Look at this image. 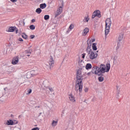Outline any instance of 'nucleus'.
Here are the masks:
<instances>
[{
    "label": "nucleus",
    "mask_w": 130,
    "mask_h": 130,
    "mask_svg": "<svg viewBox=\"0 0 130 130\" xmlns=\"http://www.w3.org/2000/svg\"><path fill=\"white\" fill-rule=\"evenodd\" d=\"M26 56H30V54L26 55Z\"/></svg>",
    "instance_id": "nucleus-53"
},
{
    "label": "nucleus",
    "mask_w": 130,
    "mask_h": 130,
    "mask_svg": "<svg viewBox=\"0 0 130 130\" xmlns=\"http://www.w3.org/2000/svg\"><path fill=\"white\" fill-rule=\"evenodd\" d=\"M31 22L32 23H34V22H35V19H32Z\"/></svg>",
    "instance_id": "nucleus-48"
},
{
    "label": "nucleus",
    "mask_w": 130,
    "mask_h": 130,
    "mask_svg": "<svg viewBox=\"0 0 130 130\" xmlns=\"http://www.w3.org/2000/svg\"><path fill=\"white\" fill-rule=\"evenodd\" d=\"M41 113H40L39 114V116H40V115H41Z\"/></svg>",
    "instance_id": "nucleus-55"
},
{
    "label": "nucleus",
    "mask_w": 130,
    "mask_h": 130,
    "mask_svg": "<svg viewBox=\"0 0 130 130\" xmlns=\"http://www.w3.org/2000/svg\"><path fill=\"white\" fill-rule=\"evenodd\" d=\"M85 69L86 70H90L92 69V64L91 63H87L85 66Z\"/></svg>",
    "instance_id": "nucleus-15"
},
{
    "label": "nucleus",
    "mask_w": 130,
    "mask_h": 130,
    "mask_svg": "<svg viewBox=\"0 0 130 130\" xmlns=\"http://www.w3.org/2000/svg\"><path fill=\"white\" fill-rule=\"evenodd\" d=\"M95 73V75H97V76H99L100 77H103V76H104V74L105 73L104 72L100 71V70H99V71L97 73Z\"/></svg>",
    "instance_id": "nucleus-11"
},
{
    "label": "nucleus",
    "mask_w": 130,
    "mask_h": 130,
    "mask_svg": "<svg viewBox=\"0 0 130 130\" xmlns=\"http://www.w3.org/2000/svg\"><path fill=\"white\" fill-rule=\"evenodd\" d=\"M106 68L107 69H106V73H108V72H109V70H110V63H107Z\"/></svg>",
    "instance_id": "nucleus-17"
},
{
    "label": "nucleus",
    "mask_w": 130,
    "mask_h": 130,
    "mask_svg": "<svg viewBox=\"0 0 130 130\" xmlns=\"http://www.w3.org/2000/svg\"><path fill=\"white\" fill-rule=\"evenodd\" d=\"M98 80L99 82H103L104 81V77H103V76H100L98 78Z\"/></svg>",
    "instance_id": "nucleus-25"
},
{
    "label": "nucleus",
    "mask_w": 130,
    "mask_h": 130,
    "mask_svg": "<svg viewBox=\"0 0 130 130\" xmlns=\"http://www.w3.org/2000/svg\"><path fill=\"white\" fill-rule=\"evenodd\" d=\"M61 13H60V12L57 11L55 15V17L56 18V17H57V16H59V15H60Z\"/></svg>",
    "instance_id": "nucleus-32"
},
{
    "label": "nucleus",
    "mask_w": 130,
    "mask_h": 130,
    "mask_svg": "<svg viewBox=\"0 0 130 130\" xmlns=\"http://www.w3.org/2000/svg\"><path fill=\"white\" fill-rule=\"evenodd\" d=\"M120 92V91L119 90V89H118V86H117V93H116V94L117 95H119Z\"/></svg>",
    "instance_id": "nucleus-34"
},
{
    "label": "nucleus",
    "mask_w": 130,
    "mask_h": 130,
    "mask_svg": "<svg viewBox=\"0 0 130 130\" xmlns=\"http://www.w3.org/2000/svg\"><path fill=\"white\" fill-rule=\"evenodd\" d=\"M22 38H23L24 39H27V38H28V36H27V35H26V34H25V33H22Z\"/></svg>",
    "instance_id": "nucleus-26"
},
{
    "label": "nucleus",
    "mask_w": 130,
    "mask_h": 130,
    "mask_svg": "<svg viewBox=\"0 0 130 130\" xmlns=\"http://www.w3.org/2000/svg\"><path fill=\"white\" fill-rule=\"evenodd\" d=\"M35 108H40V106H36Z\"/></svg>",
    "instance_id": "nucleus-49"
},
{
    "label": "nucleus",
    "mask_w": 130,
    "mask_h": 130,
    "mask_svg": "<svg viewBox=\"0 0 130 130\" xmlns=\"http://www.w3.org/2000/svg\"><path fill=\"white\" fill-rule=\"evenodd\" d=\"M83 75H82V69L77 70L76 72V85H75L76 91H79L81 95L82 89H83ZM81 92V93H80Z\"/></svg>",
    "instance_id": "nucleus-1"
},
{
    "label": "nucleus",
    "mask_w": 130,
    "mask_h": 130,
    "mask_svg": "<svg viewBox=\"0 0 130 130\" xmlns=\"http://www.w3.org/2000/svg\"><path fill=\"white\" fill-rule=\"evenodd\" d=\"M92 70H93V71H95L96 73H98V72H99V71H100V68L99 67L94 66L92 68Z\"/></svg>",
    "instance_id": "nucleus-14"
},
{
    "label": "nucleus",
    "mask_w": 130,
    "mask_h": 130,
    "mask_svg": "<svg viewBox=\"0 0 130 130\" xmlns=\"http://www.w3.org/2000/svg\"><path fill=\"white\" fill-rule=\"evenodd\" d=\"M119 47H120V42H118L117 43V46L116 47L117 49H118V48H119Z\"/></svg>",
    "instance_id": "nucleus-37"
},
{
    "label": "nucleus",
    "mask_w": 130,
    "mask_h": 130,
    "mask_svg": "<svg viewBox=\"0 0 130 130\" xmlns=\"http://www.w3.org/2000/svg\"><path fill=\"white\" fill-rule=\"evenodd\" d=\"M41 12H42L41 8H37L36 10V13H37V14H41Z\"/></svg>",
    "instance_id": "nucleus-24"
},
{
    "label": "nucleus",
    "mask_w": 130,
    "mask_h": 130,
    "mask_svg": "<svg viewBox=\"0 0 130 130\" xmlns=\"http://www.w3.org/2000/svg\"><path fill=\"white\" fill-rule=\"evenodd\" d=\"M31 130H39V128L36 127L31 129Z\"/></svg>",
    "instance_id": "nucleus-40"
},
{
    "label": "nucleus",
    "mask_w": 130,
    "mask_h": 130,
    "mask_svg": "<svg viewBox=\"0 0 130 130\" xmlns=\"http://www.w3.org/2000/svg\"><path fill=\"white\" fill-rule=\"evenodd\" d=\"M6 124H7V125H14V124H15V123H14V121L12 120H7Z\"/></svg>",
    "instance_id": "nucleus-9"
},
{
    "label": "nucleus",
    "mask_w": 130,
    "mask_h": 130,
    "mask_svg": "<svg viewBox=\"0 0 130 130\" xmlns=\"http://www.w3.org/2000/svg\"><path fill=\"white\" fill-rule=\"evenodd\" d=\"M27 93H26L27 95H29V94H31L32 93V89H27Z\"/></svg>",
    "instance_id": "nucleus-31"
},
{
    "label": "nucleus",
    "mask_w": 130,
    "mask_h": 130,
    "mask_svg": "<svg viewBox=\"0 0 130 130\" xmlns=\"http://www.w3.org/2000/svg\"><path fill=\"white\" fill-rule=\"evenodd\" d=\"M35 35H31L30 36V39H33V38H35Z\"/></svg>",
    "instance_id": "nucleus-38"
},
{
    "label": "nucleus",
    "mask_w": 130,
    "mask_h": 130,
    "mask_svg": "<svg viewBox=\"0 0 130 130\" xmlns=\"http://www.w3.org/2000/svg\"><path fill=\"white\" fill-rule=\"evenodd\" d=\"M89 32V28L86 27L83 31L82 35L83 36H86L87 35V33Z\"/></svg>",
    "instance_id": "nucleus-10"
},
{
    "label": "nucleus",
    "mask_w": 130,
    "mask_h": 130,
    "mask_svg": "<svg viewBox=\"0 0 130 130\" xmlns=\"http://www.w3.org/2000/svg\"><path fill=\"white\" fill-rule=\"evenodd\" d=\"M61 6L59 7V8L57 10V12L59 13H62V8H63V1L60 2Z\"/></svg>",
    "instance_id": "nucleus-6"
},
{
    "label": "nucleus",
    "mask_w": 130,
    "mask_h": 130,
    "mask_svg": "<svg viewBox=\"0 0 130 130\" xmlns=\"http://www.w3.org/2000/svg\"><path fill=\"white\" fill-rule=\"evenodd\" d=\"M56 124H57V121L53 120L52 123V125L53 126H55V125H56Z\"/></svg>",
    "instance_id": "nucleus-28"
},
{
    "label": "nucleus",
    "mask_w": 130,
    "mask_h": 130,
    "mask_svg": "<svg viewBox=\"0 0 130 130\" xmlns=\"http://www.w3.org/2000/svg\"><path fill=\"white\" fill-rule=\"evenodd\" d=\"M82 58H85V56L86 55V53H83L82 54Z\"/></svg>",
    "instance_id": "nucleus-43"
},
{
    "label": "nucleus",
    "mask_w": 130,
    "mask_h": 130,
    "mask_svg": "<svg viewBox=\"0 0 130 130\" xmlns=\"http://www.w3.org/2000/svg\"><path fill=\"white\" fill-rule=\"evenodd\" d=\"M18 40H19V41H21V42L23 41V39H22L21 38H19L18 39Z\"/></svg>",
    "instance_id": "nucleus-44"
},
{
    "label": "nucleus",
    "mask_w": 130,
    "mask_h": 130,
    "mask_svg": "<svg viewBox=\"0 0 130 130\" xmlns=\"http://www.w3.org/2000/svg\"><path fill=\"white\" fill-rule=\"evenodd\" d=\"M11 2H12V3H16L17 2L16 0H11Z\"/></svg>",
    "instance_id": "nucleus-47"
},
{
    "label": "nucleus",
    "mask_w": 130,
    "mask_h": 130,
    "mask_svg": "<svg viewBox=\"0 0 130 130\" xmlns=\"http://www.w3.org/2000/svg\"><path fill=\"white\" fill-rule=\"evenodd\" d=\"M87 55H89V54H90L91 53L93 52V50H92V49H89V48L86 49V50Z\"/></svg>",
    "instance_id": "nucleus-18"
},
{
    "label": "nucleus",
    "mask_w": 130,
    "mask_h": 130,
    "mask_svg": "<svg viewBox=\"0 0 130 130\" xmlns=\"http://www.w3.org/2000/svg\"><path fill=\"white\" fill-rule=\"evenodd\" d=\"M84 22H85V21H86V22H88L89 21V18H88L87 17H85L84 19L83 20Z\"/></svg>",
    "instance_id": "nucleus-36"
},
{
    "label": "nucleus",
    "mask_w": 130,
    "mask_h": 130,
    "mask_svg": "<svg viewBox=\"0 0 130 130\" xmlns=\"http://www.w3.org/2000/svg\"><path fill=\"white\" fill-rule=\"evenodd\" d=\"M94 14H95V16L98 17V18H101V12L100 10H95L94 12Z\"/></svg>",
    "instance_id": "nucleus-8"
},
{
    "label": "nucleus",
    "mask_w": 130,
    "mask_h": 130,
    "mask_svg": "<svg viewBox=\"0 0 130 130\" xmlns=\"http://www.w3.org/2000/svg\"><path fill=\"white\" fill-rule=\"evenodd\" d=\"M22 23H23V25H25V21H24V20H23V22Z\"/></svg>",
    "instance_id": "nucleus-51"
},
{
    "label": "nucleus",
    "mask_w": 130,
    "mask_h": 130,
    "mask_svg": "<svg viewBox=\"0 0 130 130\" xmlns=\"http://www.w3.org/2000/svg\"><path fill=\"white\" fill-rule=\"evenodd\" d=\"M95 17L96 16V15L95 14V13H94V12L93 13V14L92 15V19H94V18H95Z\"/></svg>",
    "instance_id": "nucleus-39"
},
{
    "label": "nucleus",
    "mask_w": 130,
    "mask_h": 130,
    "mask_svg": "<svg viewBox=\"0 0 130 130\" xmlns=\"http://www.w3.org/2000/svg\"><path fill=\"white\" fill-rule=\"evenodd\" d=\"M88 90H89V89L86 87V88H85L84 89V91H85V92H88Z\"/></svg>",
    "instance_id": "nucleus-42"
},
{
    "label": "nucleus",
    "mask_w": 130,
    "mask_h": 130,
    "mask_svg": "<svg viewBox=\"0 0 130 130\" xmlns=\"http://www.w3.org/2000/svg\"><path fill=\"white\" fill-rule=\"evenodd\" d=\"M17 123H18V121L16 122L15 124H17Z\"/></svg>",
    "instance_id": "nucleus-56"
},
{
    "label": "nucleus",
    "mask_w": 130,
    "mask_h": 130,
    "mask_svg": "<svg viewBox=\"0 0 130 130\" xmlns=\"http://www.w3.org/2000/svg\"><path fill=\"white\" fill-rule=\"evenodd\" d=\"M15 30V31H16V34H18V31H19V30L18 29V28H17L16 27Z\"/></svg>",
    "instance_id": "nucleus-45"
},
{
    "label": "nucleus",
    "mask_w": 130,
    "mask_h": 130,
    "mask_svg": "<svg viewBox=\"0 0 130 130\" xmlns=\"http://www.w3.org/2000/svg\"><path fill=\"white\" fill-rule=\"evenodd\" d=\"M47 89H49V90L50 91V92H53V89L52 88L50 87V86L47 87Z\"/></svg>",
    "instance_id": "nucleus-33"
},
{
    "label": "nucleus",
    "mask_w": 130,
    "mask_h": 130,
    "mask_svg": "<svg viewBox=\"0 0 130 130\" xmlns=\"http://www.w3.org/2000/svg\"><path fill=\"white\" fill-rule=\"evenodd\" d=\"M32 74H33V72H28L26 74V76H27V78H31V77H33V76L32 75Z\"/></svg>",
    "instance_id": "nucleus-16"
},
{
    "label": "nucleus",
    "mask_w": 130,
    "mask_h": 130,
    "mask_svg": "<svg viewBox=\"0 0 130 130\" xmlns=\"http://www.w3.org/2000/svg\"><path fill=\"white\" fill-rule=\"evenodd\" d=\"M5 54H7V52Z\"/></svg>",
    "instance_id": "nucleus-61"
},
{
    "label": "nucleus",
    "mask_w": 130,
    "mask_h": 130,
    "mask_svg": "<svg viewBox=\"0 0 130 130\" xmlns=\"http://www.w3.org/2000/svg\"><path fill=\"white\" fill-rule=\"evenodd\" d=\"M91 74H92V73H91V72H89V73H87V76H89V75H91Z\"/></svg>",
    "instance_id": "nucleus-50"
},
{
    "label": "nucleus",
    "mask_w": 130,
    "mask_h": 130,
    "mask_svg": "<svg viewBox=\"0 0 130 130\" xmlns=\"http://www.w3.org/2000/svg\"><path fill=\"white\" fill-rule=\"evenodd\" d=\"M62 114H63L64 113V112H63V111L62 112Z\"/></svg>",
    "instance_id": "nucleus-57"
},
{
    "label": "nucleus",
    "mask_w": 130,
    "mask_h": 130,
    "mask_svg": "<svg viewBox=\"0 0 130 130\" xmlns=\"http://www.w3.org/2000/svg\"><path fill=\"white\" fill-rule=\"evenodd\" d=\"M48 63L50 66V70H51L53 67H54V60L52 56H50Z\"/></svg>",
    "instance_id": "nucleus-4"
},
{
    "label": "nucleus",
    "mask_w": 130,
    "mask_h": 130,
    "mask_svg": "<svg viewBox=\"0 0 130 130\" xmlns=\"http://www.w3.org/2000/svg\"><path fill=\"white\" fill-rule=\"evenodd\" d=\"M46 4L45 3L41 4L40 5V8L42 9H45V8H46Z\"/></svg>",
    "instance_id": "nucleus-20"
},
{
    "label": "nucleus",
    "mask_w": 130,
    "mask_h": 130,
    "mask_svg": "<svg viewBox=\"0 0 130 130\" xmlns=\"http://www.w3.org/2000/svg\"><path fill=\"white\" fill-rule=\"evenodd\" d=\"M92 101H94V99H92Z\"/></svg>",
    "instance_id": "nucleus-59"
},
{
    "label": "nucleus",
    "mask_w": 130,
    "mask_h": 130,
    "mask_svg": "<svg viewBox=\"0 0 130 130\" xmlns=\"http://www.w3.org/2000/svg\"><path fill=\"white\" fill-rule=\"evenodd\" d=\"M44 20H49V15H46L44 16Z\"/></svg>",
    "instance_id": "nucleus-29"
},
{
    "label": "nucleus",
    "mask_w": 130,
    "mask_h": 130,
    "mask_svg": "<svg viewBox=\"0 0 130 130\" xmlns=\"http://www.w3.org/2000/svg\"><path fill=\"white\" fill-rule=\"evenodd\" d=\"M96 45H97V43H93L92 44V49L93 50H97V46H96Z\"/></svg>",
    "instance_id": "nucleus-22"
},
{
    "label": "nucleus",
    "mask_w": 130,
    "mask_h": 130,
    "mask_svg": "<svg viewBox=\"0 0 130 130\" xmlns=\"http://www.w3.org/2000/svg\"><path fill=\"white\" fill-rule=\"evenodd\" d=\"M87 48L89 49H91V40L89 41V40L87 41Z\"/></svg>",
    "instance_id": "nucleus-23"
},
{
    "label": "nucleus",
    "mask_w": 130,
    "mask_h": 130,
    "mask_svg": "<svg viewBox=\"0 0 130 130\" xmlns=\"http://www.w3.org/2000/svg\"><path fill=\"white\" fill-rule=\"evenodd\" d=\"M88 55L90 59H95L98 56V54L96 52H91Z\"/></svg>",
    "instance_id": "nucleus-3"
},
{
    "label": "nucleus",
    "mask_w": 130,
    "mask_h": 130,
    "mask_svg": "<svg viewBox=\"0 0 130 130\" xmlns=\"http://www.w3.org/2000/svg\"><path fill=\"white\" fill-rule=\"evenodd\" d=\"M67 33H69V30L67 31Z\"/></svg>",
    "instance_id": "nucleus-58"
},
{
    "label": "nucleus",
    "mask_w": 130,
    "mask_h": 130,
    "mask_svg": "<svg viewBox=\"0 0 130 130\" xmlns=\"http://www.w3.org/2000/svg\"><path fill=\"white\" fill-rule=\"evenodd\" d=\"M19 62V58L18 57H14L12 59V64H17Z\"/></svg>",
    "instance_id": "nucleus-7"
},
{
    "label": "nucleus",
    "mask_w": 130,
    "mask_h": 130,
    "mask_svg": "<svg viewBox=\"0 0 130 130\" xmlns=\"http://www.w3.org/2000/svg\"><path fill=\"white\" fill-rule=\"evenodd\" d=\"M105 70H106V67L105 64H101L100 67V71L102 73H105Z\"/></svg>",
    "instance_id": "nucleus-5"
},
{
    "label": "nucleus",
    "mask_w": 130,
    "mask_h": 130,
    "mask_svg": "<svg viewBox=\"0 0 130 130\" xmlns=\"http://www.w3.org/2000/svg\"><path fill=\"white\" fill-rule=\"evenodd\" d=\"M29 28L30 29V30H35V26L34 25H31L29 26Z\"/></svg>",
    "instance_id": "nucleus-30"
},
{
    "label": "nucleus",
    "mask_w": 130,
    "mask_h": 130,
    "mask_svg": "<svg viewBox=\"0 0 130 130\" xmlns=\"http://www.w3.org/2000/svg\"><path fill=\"white\" fill-rule=\"evenodd\" d=\"M61 117H62V114L61 115Z\"/></svg>",
    "instance_id": "nucleus-60"
},
{
    "label": "nucleus",
    "mask_w": 130,
    "mask_h": 130,
    "mask_svg": "<svg viewBox=\"0 0 130 130\" xmlns=\"http://www.w3.org/2000/svg\"><path fill=\"white\" fill-rule=\"evenodd\" d=\"M74 25H73V24H71L70 25V26H69V29H70V30H73V28H74Z\"/></svg>",
    "instance_id": "nucleus-35"
},
{
    "label": "nucleus",
    "mask_w": 130,
    "mask_h": 130,
    "mask_svg": "<svg viewBox=\"0 0 130 130\" xmlns=\"http://www.w3.org/2000/svg\"><path fill=\"white\" fill-rule=\"evenodd\" d=\"M94 41H95V40H94V39H93V40H92V42H94Z\"/></svg>",
    "instance_id": "nucleus-52"
},
{
    "label": "nucleus",
    "mask_w": 130,
    "mask_h": 130,
    "mask_svg": "<svg viewBox=\"0 0 130 130\" xmlns=\"http://www.w3.org/2000/svg\"><path fill=\"white\" fill-rule=\"evenodd\" d=\"M69 99L70 101H72V102H75L76 101L75 100V97L73 96V94L72 93L69 95Z\"/></svg>",
    "instance_id": "nucleus-12"
},
{
    "label": "nucleus",
    "mask_w": 130,
    "mask_h": 130,
    "mask_svg": "<svg viewBox=\"0 0 130 130\" xmlns=\"http://www.w3.org/2000/svg\"><path fill=\"white\" fill-rule=\"evenodd\" d=\"M30 72H32V74H31L32 77H34V76H36V75H37V73L35 71V70H31Z\"/></svg>",
    "instance_id": "nucleus-27"
},
{
    "label": "nucleus",
    "mask_w": 130,
    "mask_h": 130,
    "mask_svg": "<svg viewBox=\"0 0 130 130\" xmlns=\"http://www.w3.org/2000/svg\"><path fill=\"white\" fill-rule=\"evenodd\" d=\"M90 72L91 74H94V75H96V72L95 71H94V70L91 71Z\"/></svg>",
    "instance_id": "nucleus-41"
},
{
    "label": "nucleus",
    "mask_w": 130,
    "mask_h": 130,
    "mask_svg": "<svg viewBox=\"0 0 130 130\" xmlns=\"http://www.w3.org/2000/svg\"><path fill=\"white\" fill-rule=\"evenodd\" d=\"M7 88H4L5 91H6V90H7Z\"/></svg>",
    "instance_id": "nucleus-54"
},
{
    "label": "nucleus",
    "mask_w": 130,
    "mask_h": 130,
    "mask_svg": "<svg viewBox=\"0 0 130 130\" xmlns=\"http://www.w3.org/2000/svg\"><path fill=\"white\" fill-rule=\"evenodd\" d=\"M16 29V26H11L9 27L8 31L7 32H15Z\"/></svg>",
    "instance_id": "nucleus-13"
},
{
    "label": "nucleus",
    "mask_w": 130,
    "mask_h": 130,
    "mask_svg": "<svg viewBox=\"0 0 130 130\" xmlns=\"http://www.w3.org/2000/svg\"><path fill=\"white\" fill-rule=\"evenodd\" d=\"M116 98L117 99H119V94H116Z\"/></svg>",
    "instance_id": "nucleus-46"
},
{
    "label": "nucleus",
    "mask_w": 130,
    "mask_h": 130,
    "mask_svg": "<svg viewBox=\"0 0 130 130\" xmlns=\"http://www.w3.org/2000/svg\"><path fill=\"white\" fill-rule=\"evenodd\" d=\"M123 39V34L122 33H121L119 35L118 41H121V40H122Z\"/></svg>",
    "instance_id": "nucleus-19"
},
{
    "label": "nucleus",
    "mask_w": 130,
    "mask_h": 130,
    "mask_svg": "<svg viewBox=\"0 0 130 130\" xmlns=\"http://www.w3.org/2000/svg\"><path fill=\"white\" fill-rule=\"evenodd\" d=\"M25 53H28L29 54L32 53V49H31V47H28V50L25 51Z\"/></svg>",
    "instance_id": "nucleus-21"
},
{
    "label": "nucleus",
    "mask_w": 130,
    "mask_h": 130,
    "mask_svg": "<svg viewBox=\"0 0 130 130\" xmlns=\"http://www.w3.org/2000/svg\"><path fill=\"white\" fill-rule=\"evenodd\" d=\"M111 26V19L110 18H108L106 20V28L105 30V36L108 35V33L110 31V27Z\"/></svg>",
    "instance_id": "nucleus-2"
}]
</instances>
